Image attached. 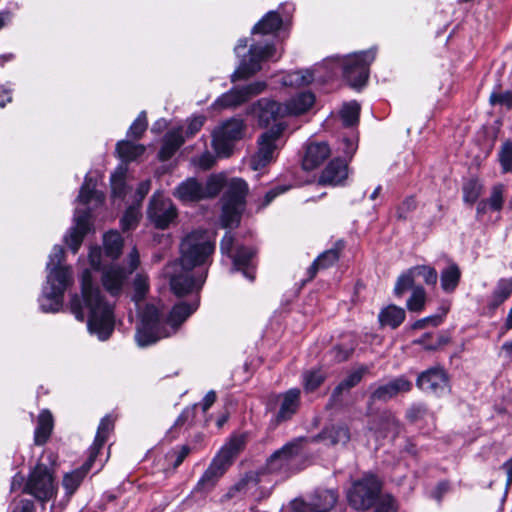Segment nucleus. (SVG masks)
Returning a JSON list of instances; mask_svg holds the SVG:
<instances>
[{
  "instance_id": "nucleus-60",
  "label": "nucleus",
  "mask_w": 512,
  "mask_h": 512,
  "mask_svg": "<svg viewBox=\"0 0 512 512\" xmlns=\"http://www.w3.org/2000/svg\"><path fill=\"white\" fill-rule=\"evenodd\" d=\"M198 406L199 404H194L193 406L186 407L176 419L174 426L180 427L186 424L190 425L195 419L196 409Z\"/></svg>"
},
{
  "instance_id": "nucleus-38",
  "label": "nucleus",
  "mask_w": 512,
  "mask_h": 512,
  "mask_svg": "<svg viewBox=\"0 0 512 512\" xmlns=\"http://www.w3.org/2000/svg\"><path fill=\"white\" fill-rule=\"evenodd\" d=\"M282 18L277 11H269L253 27V34H272L278 31L282 26Z\"/></svg>"
},
{
  "instance_id": "nucleus-48",
  "label": "nucleus",
  "mask_w": 512,
  "mask_h": 512,
  "mask_svg": "<svg viewBox=\"0 0 512 512\" xmlns=\"http://www.w3.org/2000/svg\"><path fill=\"white\" fill-rule=\"evenodd\" d=\"M314 75L311 70H298L291 72L284 80L285 85L290 86H306L313 82Z\"/></svg>"
},
{
  "instance_id": "nucleus-28",
  "label": "nucleus",
  "mask_w": 512,
  "mask_h": 512,
  "mask_svg": "<svg viewBox=\"0 0 512 512\" xmlns=\"http://www.w3.org/2000/svg\"><path fill=\"white\" fill-rule=\"evenodd\" d=\"M72 270L69 266L53 267L47 270V289L64 295L66 289L72 284Z\"/></svg>"
},
{
  "instance_id": "nucleus-8",
  "label": "nucleus",
  "mask_w": 512,
  "mask_h": 512,
  "mask_svg": "<svg viewBox=\"0 0 512 512\" xmlns=\"http://www.w3.org/2000/svg\"><path fill=\"white\" fill-rule=\"evenodd\" d=\"M381 490L382 483L379 478L372 473H365L348 490V503L355 510H369L375 505Z\"/></svg>"
},
{
  "instance_id": "nucleus-55",
  "label": "nucleus",
  "mask_w": 512,
  "mask_h": 512,
  "mask_svg": "<svg viewBox=\"0 0 512 512\" xmlns=\"http://www.w3.org/2000/svg\"><path fill=\"white\" fill-rule=\"evenodd\" d=\"M133 300L138 302L144 299L149 289L148 277L144 274H137L133 281Z\"/></svg>"
},
{
  "instance_id": "nucleus-16",
  "label": "nucleus",
  "mask_w": 512,
  "mask_h": 512,
  "mask_svg": "<svg viewBox=\"0 0 512 512\" xmlns=\"http://www.w3.org/2000/svg\"><path fill=\"white\" fill-rule=\"evenodd\" d=\"M338 496L334 489H316L308 502L294 501L290 512H329L337 503Z\"/></svg>"
},
{
  "instance_id": "nucleus-54",
  "label": "nucleus",
  "mask_w": 512,
  "mask_h": 512,
  "mask_svg": "<svg viewBox=\"0 0 512 512\" xmlns=\"http://www.w3.org/2000/svg\"><path fill=\"white\" fill-rule=\"evenodd\" d=\"M374 512H398L397 500L391 494L379 495Z\"/></svg>"
},
{
  "instance_id": "nucleus-43",
  "label": "nucleus",
  "mask_w": 512,
  "mask_h": 512,
  "mask_svg": "<svg viewBox=\"0 0 512 512\" xmlns=\"http://www.w3.org/2000/svg\"><path fill=\"white\" fill-rule=\"evenodd\" d=\"M345 249V241L340 239L337 240L333 246L322 252L317 258V262L320 264L321 269H327L333 266L340 258L343 250Z\"/></svg>"
},
{
  "instance_id": "nucleus-17",
  "label": "nucleus",
  "mask_w": 512,
  "mask_h": 512,
  "mask_svg": "<svg viewBox=\"0 0 512 512\" xmlns=\"http://www.w3.org/2000/svg\"><path fill=\"white\" fill-rule=\"evenodd\" d=\"M175 270L170 276V287L172 292L178 296H185L193 291H199L206 280L207 273L195 276L193 269L175 265Z\"/></svg>"
},
{
  "instance_id": "nucleus-47",
  "label": "nucleus",
  "mask_w": 512,
  "mask_h": 512,
  "mask_svg": "<svg viewBox=\"0 0 512 512\" xmlns=\"http://www.w3.org/2000/svg\"><path fill=\"white\" fill-rule=\"evenodd\" d=\"M483 186L478 179H469L463 184V201L469 205H473L482 194Z\"/></svg>"
},
{
  "instance_id": "nucleus-39",
  "label": "nucleus",
  "mask_w": 512,
  "mask_h": 512,
  "mask_svg": "<svg viewBox=\"0 0 512 512\" xmlns=\"http://www.w3.org/2000/svg\"><path fill=\"white\" fill-rule=\"evenodd\" d=\"M95 182L93 179L85 177L84 183L80 188V192L78 195V201L84 205L90 204L92 202L95 205H100L104 202L105 196L102 192L95 189Z\"/></svg>"
},
{
  "instance_id": "nucleus-4",
  "label": "nucleus",
  "mask_w": 512,
  "mask_h": 512,
  "mask_svg": "<svg viewBox=\"0 0 512 512\" xmlns=\"http://www.w3.org/2000/svg\"><path fill=\"white\" fill-rule=\"evenodd\" d=\"M215 240L207 230H194L187 234L180 244V264L193 269L211 263Z\"/></svg>"
},
{
  "instance_id": "nucleus-45",
  "label": "nucleus",
  "mask_w": 512,
  "mask_h": 512,
  "mask_svg": "<svg viewBox=\"0 0 512 512\" xmlns=\"http://www.w3.org/2000/svg\"><path fill=\"white\" fill-rule=\"evenodd\" d=\"M409 290H411V295L406 302L407 309L410 312L423 311L427 301L426 290L423 286L415 284Z\"/></svg>"
},
{
  "instance_id": "nucleus-59",
  "label": "nucleus",
  "mask_w": 512,
  "mask_h": 512,
  "mask_svg": "<svg viewBox=\"0 0 512 512\" xmlns=\"http://www.w3.org/2000/svg\"><path fill=\"white\" fill-rule=\"evenodd\" d=\"M139 221V212L137 209L133 207H129L122 219H121V226L123 230H130L136 227L137 223Z\"/></svg>"
},
{
  "instance_id": "nucleus-53",
  "label": "nucleus",
  "mask_w": 512,
  "mask_h": 512,
  "mask_svg": "<svg viewBox=\"0 0 512 512\" xmlns=\"http://www.w3.org/2000/svg\"><path fill=\"white\" fill-rule=\"evenodd\" d=\"M498 160L504 173L512 172V142L505 141L498 153Z\"/></svg>"
},
{
  "instance_id": "nucleus-7",
  "label": "nucleus",
  "mask_w": 512,
  "mask_h": 512,
  "mask_svg": "<svg viewBox=\"0 0 512 512\" xmlns=\"http://www.w3.org/2000/svg\"><path fill=\"white\" fill-rule=\"evenodd\" d=\"M248 185L241 178H232L222 196L221 221L225 228L237 226L246 204Z\"/></svg>"
},
{
  "instance_id": "nucleus-32",
  "label": "nucleus",
  "mask_w": 512,
  "mask_h": 512,
  "mask_svg": "<svg viewBox=\"0 0 512 512\" xmlns=\"http://www.w3.org/2000/svg\"><path fill=\"white\" fill-rule=\"evenodd\" d=\"M373 365L361 364L351 371L333 390L332 399L337 400L343 391L350 390L357 386L366 374H369Z\"/></svg>"
},
{
  "instance_id": "nucleus-15",
  "label": "nucleus",
  "mask_w": 512,
  "mask_h": 512,
  "mask_svg": "<svg viewBox=\"0 0 512 512\" xmlns=\"http://www.w3.org/2000/svg\"><path fill=\"white\" fill-rule=\"evenodd\" d=\"M417 277H421L428 286H435L438 281V273L435 268L429 265L414 266L397 278L394 287L395 296L402 297L410 287H413Z\"/></svg>"
},
{
  "instance_id": "nucleus-57",
  "label": "nucleus",
  "mask_w": 512,
  "mask_h": 512,
  "mask_svg": "<svg viewBox=\"0 0 512 512\" xmlns=\"http://www.w3.org/2000/svg\"><path fill=\"white\" fill-rule=\"evenodd\" d=\"M417 207V202L413 196L406 197L397 207L396 216L398 220H407L410 213Z\"/></svg>"
},
{
  "instance_id": "nucleus-40",
  "label": "nucleus",
  "mask_w": 512,
  "mask_h": 512,
  "mask_svg": "<svg viewBox=\"0 0 512 512\" xmlns=\"http://www.w3.org/2000/svg\"><path fill=\"white\" fill-rule=\"evenodd\" d=\"M113 429V420L109 416L101 419L94 442L88 449V453L97 458L101 448L105 444L108 434Z\"/></svg>"
},
{
  "instance_id": "nucleus-26",
  "label": "nucleus",
  "mask_w": 512,
  "mask_h": 512,
  "mask_svg": "<svg viewBox=\"0 0 512 512\" xmlns=\"http://www.w3.org/2000/svg\"><path fill=\"white\" fill-rule=\"evenodd\" d=\"M95 460L96 457L88 453L86 461L80 467L64 475L62 480V486L65 489V493L67 496L70 497L77 491V489L87 476L88 472L91 470Z\"/></svg>"
},
{
  "instance_id": "nucleus-10",
  "label": "nucleus",
  "mask_w": 512,
  "mask_h": 512,
  "mask_svg": "<svg viewBox=\"0 0 512 512\" xmlns=\"http://www.w3.org/2000/svg\"><path fill=\"white\" fill-rule=\"evenodd\" d=\"M285 125L276 123L270 129L262 133L258 138V150L251 156L250 167L257 171L270 164L275 159V154L279 149L277 142L280 140Z\"/></svg>"
},
{
  "instance_id": "nucleus-22",
  "label": "nucleus",
  "mask_w": 512,
  "mask_h": 512,
  "mask_svg": "<svg viewBox=\"0 0 512 512\" xmlns=\"http://www.w3.org/2000/svg\"><path fill=\"white\" fill-rule=\"evenodd\" d=\"M91 211L90 209L76 210L74 216L75 225L70 229L69 234L65 237V242L72 250L77 253L82 244L84 236L91 229Z\"/></svg>"
},
{
  "instance_id": "nucleus-63",
  "label": "nucleus",
  "mask_w": 512,
  "mask_h": 512,
  "mask_svg": "<svg viewBox=\"0 0 512 512\" xmlns=\"http://www.w3.org/2000/svg\"><path fill=\"white\" fill-rule=\"evenodd\" d=\"M489 101L492 105H501L512 109V92H493L490 95Z\"/></svg>"
},
{
  "instance_id": "nucleus-33",
  "label": "nucleus",
  "mask_w": 512,
  "mask_h": 512,
  "mask_svg": "<svg viewBox=\"0 0 512 512\" xmlns=\"http://www.w3.org/2000/svg\"><path fill=\"white\" fill-rule=\"evenodd\" d=\"M54 427V419L47 409L42 410L38 415L37 426L34 431V444L42 446L49 440Z\"/></svg>"
},
{
  "instance_id": "nucleus-27",
  "label": "nucleus",
  "mask_w": 512,
  "mask_h": 512,
  "mask_svg": "<svg viewBox=\"0 0 512 512\" xmlns=\"http://www.w3.org/2000/svg\"><path fill=\"white\" fill-rule=\"evenodd\" d=\"M279 398H281V404L275 417L277 424L290 420L297 413L300 406V390L298 388L289 389L279 395Z\"/></svg>"
},
{
  "instance_id": "nucleus-64",
  "label": "nucleus",
  "mask_w": 512,
  "mask_h": 512,
  "mask_svg": "<svg viewBox=\"0 0 512 512\" xmlns=\"http://www.w3.org/2000/svg\"><path fill=\"white\" fill-rule=\"evenodd\" d=\"M111 192L113 197L122 198L125 195V179L122 174L111 176Z\"/></svg>"
},
{
  "instance_id": "nucleus-49",
  "label": "nucleus",
  "mask_w": 512,
  "mask_h": 512,
  "mask_svg": "<svg viewBox=\"0 0 512 512\" xmlns=\"http://www.w3.org/2000/svg\"><path fill=\"white\" fill-rule=\"evenodd\" d=\"M190 452V446L182 445L180 447H175L171 449L166 454L165 459L171 468L177 469L183 463L186 457L190 454Z\"/></svg>"
},
{
  "instance_id": "nucleus-18",
  "label": "nucleus",
  "mask_w": 512,
  "mask_h": 512,
  "mask_svg": "<svg viewBox=\"0 0 512 512\" xmlns=\"http://www.w3.org/2000/svg\"><path fill=\"white\" fill-rule=\"evenodd\" d=\"M416 386L425 393L442 395L449 388V375L442 366H433L421 372Z\"/></svg>"
},
{
  "instance_id": "nucleus-9",
  "label": "nucleus",
  "mask_w": 512,
  "mask_h": 512,
  "mask_svg": "<svg viewBox=\"0 0 512 512\" xmlns=\"http://www.w3.org/2000/svg\"><path fill=\"white\" fill-rule=\"evenodd\" d=\"M375 56V51L367 50L354 53L342 60V74L351 87L360 88L366 84L369 77V66Z\"/></svg>"
},
{
  "instance_id": "nucleus-37",
  "label": "nucleus",
  "mask_w": 512,
  "mask_h": 512,
  "mask_svg": "<svg viewBox=\"0 0 512 512\" xmlns=\"http://www.w3.org/2000/svg\"><path fill=\"white\" fill-rule=\"evenodd\" d=\"M146 148L142 144H136L130 140H120L116 144L115 152L117 156L126 163L135 161L144 154Z\"/></svg>"
},
{
  "instance_id": "nucleus-34",
  "label": "nucleus",
  "mask_w": 512,
  "mask_h": 512,
  "mask_svg": "<svg viewBox=\"0 0 512 512\" xmlns=\"http://www.w3.org/2000/svg\"><path fill=\"white\" fill-rule=\"evenodd\" d=\"M461 276L462 272L458 264L455 262H450L440 272L441 289L447 294L454 293L459 286Z\"/></svg>"
},
{
  "instance_id": "nucleus-56",
  "label": "nucleus",
  "mask_w": 512,
  "mask_h": 512,
  "mask_svg": "<svg viewBox=\"0 0 512 512\" xmlns=\"http://www.w3.org/2000/svg\"><path fill=\"white\" fill-rule=\"evenodd\" d=\"M359 105L354 102L344 106L341 117L345 126L350 127L358 122L359 118Z\"/></svg>"
},
{
  "instance_id": "nucleus-58",
  "label": "nucleus",
  "mask_w": 512,
  "mask_h": 512,
  "mask_svg": "<svg viewBox=\"0 0 512 512\" xmlns=\"http://www.w3.org/2000/svg\"><path fill=\"white\" fill-rule=\"evenodd\" d=\"M224 180L220 176H211L204 187L205 198L215 197L223 188Z\"/></svg>"
},
{
  "instance_id": "nucleus-44",
  "label": "nucleus",
  "mask_w": 512,
  "mask_h": 512,
  "mask_svg": "<svg viewBox=\"0 0 512 512\" xmlns=\"http://www.w3.org/2000/svg\"><path fill=\"white\" fill-rule=\"evenodd\" d=\"M103 245L105 254L112 259H117L122 253V236L117 231H109L104 234Z\"/></svg>"
},
{
  "instance_id": "nucleus-31",
  "label": "nucleus",
  "mask_w": 512,
  "mask_h": 512,
  "mask_svg": "<svg viewBox=\"0 0 512 512\" xmlns=\"http://www.w3.org/2000/svg\"><path fill=\"white\" fill-rule=\"evenodd\" d=\"M255 253V250L251 247L239 246L232 256L234 270L242 271L243 275L250 281L255 279V267L252 264Z\"/></svg>"
},
{
  "instance_id": "nucleus-25",
  "label": "nucleus",
  "mask_w": 512,
  "mask_h": 512,
  "mask_svg": "<svg viewBox=\"0 0 512 512\" xmlns=\"http://www.w3.org/2000/svg\"><path fill=\"white\" fill-rule=\"evenodd\" d=\"M259 480L257 476L250 474L239 480L236 484L229 488L225 493L221 502L224 503L229 500H242L246 497L255 496L258 488Z\"/></svg>"
},
{
  "instance_id": "nucleus-12",
  "label": "nucleus",
  "mask_w": 512,
  "mask_h": 512,
  "mask_svg": "<svg viewBox=\"0 0 512 512\" xmlns=\"http://www.w3.org/2000/svg\"><path fill=\"white\" fill-rule=\"evenodd\" d=\"M24 491L45 502L56 493L52 474L47 466L38 464L31 472Z\"/></svg>"
},
{
  "instance_id": "nucleus-62",
  "label": "nucleus",
  "mask_w": 512,
  "mask_h": 512,
  "mask_svg": "<svg viewBox=\"0 0 512 512\" xmlns=\"http://www.w3.org/2000/svg\"><path fill=\"white\" fill-rule=\"evenodd\" d=\"M205 120L206 118L203 115L193 116L192 118L188 119V125L185 130V136L187 138L195 136L203 127Z\"/></svg>"
},
{
  "instance_id": "nucleus-23",
  "label": "nucleus",
  "mask_w": 512,
  "mask_h": 512,
  "mask_svg": "<svg viewBox=\"0 0 512 512\" xmlns=\"http://www.w3.org/2000/svg\"><path fill=\"white\" fill-rule=\"evenodd\" d=\"M368 428L374 432L377 437L385 438L389 435L396 437L400 433V423L390 410H384L374 416L370 421Z\"/></svg>"
},
{
  "instance_id": "nucleus-19",
  "label": "nucleus",
  "mask_w": 512,
  "mask_h": 512,
  "mask_svg": "<svg viewBox=\"0 0 512 512\" xmlns=\"http://www.w3.org/2000/svg\"><path fill=\"white\" fill-rule=\"evenodd\" d=\"M244 133V123L239 119H231L223 125L213 135V146L219 153L229 155L233 148V143L242 138Z\"/></svg>"
},
{
  "instance_id": "nucleus-14",
  "label": "nucleus",
  "mask_w": 512,
  "mask_h": 512,
  "mask_svg": "<svg viewBox=\"0 0 512 512\" xmlns=\"http://www.w3.org/2000/svg\"><path fill=\"white\" fill-rule=\"evenodd\" d=\"M129 268L128 270L119 267L111 266L106 268L102 273V284L104 288L113 296L118 295L127 276L137 269L140 263L138 250L134 247L128 256Z\"/></svg>"
},
{
  "instance_id": "nucleus-42",
  "label": "nucleus",
  "mask_w": 512,
  "mask_h": 512,
  "mask_svg": "<svg viewBox=\"0 0 512 512\" xmlns=\"http://www.w3.org/2000/svg\"><path fill=\"white\" fill-rule=\"evenodd\" d=\"M246 101V94H244L242 87H233L217 98L213 105L217 108L225 109L239 106Z\"/></svg>"
},
{
  "instance_id": "nucleus-1",
  "label": "nucleus",
  "mask_w": 512,
  "mask_h": 512,
  "mask_svg": "<svg viewBox=\"0 0 512 512\" xmlns=\"http://www.w3.org/2000/svg\"><path fill=\"white\" fill-rule=\"evenodd\" d=\"M70 311L79 321L87 317V327L102 341L107 340L114 331L113 307L102 294L99 286L92 281L90 270L81 274V294H73L70 299Z\"/></svg>"
},
{
  "instance_id": "nucleus-2",
  "label": "nucleus",
  "mask_w": 512,
  "mask_h": 512,
  "mask_svg": "<svg viewBox=\"0 0 512 512\" xmlns=\"http://www.w3.org/2000/svg\"><path fill=\"white\" fill-rule=\"evenodd\" d=\"M198 301L179 302L173 306L168 316L155 305L147 304L142 312L135 339L140 347L155 344L162 338L175 334L187 318L197 310Z\"/></svg>"
},
{
  "instance_id": "nucleus-51",
  "label": "nucleus",
  "mask_w": 512,
  "mask_h": 512,
  "mask_svg": "<svg viewBox=\"0 0 512 512\" xmlns=\"http://www.w3.org/2000/svg\"><path fill=\"white\" fill-rule=\"evenodd\" d=\"M148 127V121L145 111H141L138 117L133 121L127 131V137L132 140H139L142 138Z\"/></svg>"
},
{
  "instance_id": "nucleus-35",
  "label": "nucleus",
  "mask_w": 512,
  "mask_h": 512,
  "mask_svg": "<svg viewBox=\"0 0 512 512\" xmlns=\"http://www.w3.org/2000/svg\"><path fill=\"white\" fill-rule=\"evenodd\" d=\"M406 312L403 308L390 304L381 309L378 321L381 327L398 328L405 320Z\"/></svg>"
},
{
  "instance_id": "nucleus-24",
  "label": "nucleus",
  "mask_w": 512,
  "mask_h": 512,
  "mask_svg": "<svg viewBox=\"0 0 512 512\" xmlns=\"http://www.w3.org/2000/svg\"><path fill=\"white\" fill-rule=\"evenodd\" d=\"M331 155L327 142H309L302 159V167L306 171L313 170L324 163Z\"/></svg>"
},
{
  "instance_id": "nucleus-5",
  "label": "nucleus",
  "mask_w": 512,
  "mask_h": 512,
  "mask_svg": "<svg viewBox=\"0 0 512 512\" xmlns=\"http://www.w3.org/2000/svg\"><path fill=\"white\" fill-rule=\"evenodd\" d=\"M248 46L246 38L239 39L234 48L237 57H241L239 66L231 75V81L246 80L261 70V63L271 59L275 54L273 44H251L247 54L241 52Z\"/></svg>"
},
{
  "instance_id": "nucleus-11",
  "label": "nucleus",
  "mask_w": 512,
  "mask_h": 512,
  "mask_svg": "<svg viewBox=\"0 0 512 512\" xmlns=\"http://www.w3.org/2000/svg\"><path fill=\"white\" fill-rule=\"evenodd\" d=\"M412 382L405 376L390 379L386 383L372 384L367 402V414L372 415L373 405L377 402L387 403L399 394L408 393L412 390Z\"/></svg>"
},
{
  "instance_id": "nucleus-52",
  "label": "nucleus",
  "mask_w": 512,
  "mask_h": 512,
  "mask_svg": "<svg viewBox=\"0 0 512 512\" xmlns=\"http://www.w3.org/2000/svg\"><path fill=\"white\" fill-rule=\"evenodd\" d=\"M504 191L505 186L501 183H498L491 188L490 197L485 199L491 210L500 211L503 208Z\"/></svg>"
},
{
  "instance_id": "nucleus-13",
  "label": "nucleus",
  "mask_w": 512,
  "mask_h": 512,
  "mask_svg": "<svg viewBox=\"0 0 512 512\" xmlns=\"http://www.w3.org/2000/svg\"><path fill=\"white\" fill-rule=\"evenodd\" d=\"M301 453V439H294L276 450L266 461L268 473L287 475L291 465Z\"/></svg>"
},
{
  "instance_id": "nucleus-50",
  "label": "nucleus",
  "mask_w": 512,
  "mask_h": 512,
  "mask_svg": "<svg viewBox=\"0 0 512 512\" xmlns=\"http://www.w3.org/2000/svg\"><path fill=\"white\" fill-rule=\"evenodd\" d=\"M326 375L321 369H313L303 374L304 389L308 392L316 390L325 380Z\"/></svg>"
},
{
  "instance_id": "nucleus-21",
  "label": "nucleus",
  "mask_w": 512,
  "mask_h": 512,
  "mask_svg": "<svg viewBox=\"0 0 512 512\" xmlns=\"http://www.w3.org/2000/svg\"><path fill=\"white\" fill-rule=\"evenodd\" d=\"M348 160L336 157L322 170L318 183L323 186H343L348 178Z\"/></svg>"
},
{
  "instance_id": "nucleus-29",
  "label": "nucleus",
  "mask_w": 512,
  "mask_h": 512,
  "mask_svg": "<svg viewBox=\"0 0 512 512\" xmlns=\"http://www.w3.org/2000/svg\"><path fill=\"white\" fill-rule=\"evenodd\" d=\"M183 127L179 126L169 130L163 139V144L158 152L161 161L169 160L185 142Z\"/></svg>"
},
{
  "instance_id": "nucleus-61",
  "label": "nucleus",
  "mask_w": 512,
  "mask_h": 512,
  "mask_svg": "<svg viewBox=\"0 0 512 512\" xmlns=\"http://www.w3.org/2000/svg\"><path fill=\"white\" fill-rule=\"evenodd\" d=\"M65 258L64 249L61 246H54L51 254L49 255V260L46 265V270H50L53 267H64L62 262Z\"/></svg>"
},
{
  "instance_id": "nucleus-30",
  "label": "nucleus",
  "mask_w": 512,
  "mask_h": 512,
  "mask_svg": "<svg viewBox=\"0 0 512 512\" xmlns=\"http://www.w3.org/2000/svg\"><path fill=\"white\" fill-rule=\"evenodd\" d=\"M174 196L185 203L196 202L205 198L204 186L197 179L189 178L177 186Z\"/></svg>"
},
{
  "instance_id": "nucleus-20",
  "label": "nucleus",
  "mask_w": 512,
  "mask_h": 512,
  "mask_svg": "<svg viewBox=\"0 0 512 512\" xmlns=\"http://www.w3.org/2000/svg\"><path fill=\"white\" fill-rule=\"evenodd\" d=\"M149 220L158 229H166L177 216L176 207L169 199L153 195L147 210Z\"/></svg>"
},
{
  "instance_id": "nucleus-6",
  "label": "nucleus",
  "mask_w": 512,
  "mask_h": 512,
  "mask_svg": "<svg viewBox=\"0 0 512 512\" xmlns=\"http://www.w3.org/2000/svg\"><path fill=\"white\" fill-rule=\"evenodd\" d=\"M315 102L313 93L301 92L292 97L286 103H280L274 100H263L260 102V121L266 125L270 121H276L286 115H300L307 112Z\"/></svg>"
},
{
  "instance_id": "nucleus-46",
  "label": "nucleus",
  "mask_w": 512,
  "mask_h": 512,
  "mask_svg": "<svg viewBox=\"0 0 512 512\" xmlns=\"http://www.w3.org/2000/svg\"><path fill=\"white\" fill-rule=\"evenodd\" d=\"M63 296L44 288L43 295L40 298L41 310L45 313L58 312L63 305Z\"/></svg>"
},
{
  "instance_id": "nucleus-41",
  "label": "nucleus",
  "mask_w": 512,
  "mask_h": 512,
  "mask_svg": "<svg viewBox=\"0 0 512 512\" xmlns=\"http://www.w3.org/2000/svg\"><path fill=\"white\" fill-rule=\"evenodd\" d=\"M321 437L332 445H345L350 441L351 435L346 424H333L322 432Z\"/></svg>"
},
{
  "instance_id": "nucleus-3",
  "label": "nucleus",
  "mask_w": 512,
  "mask_h": 512,
  "mask_svg": "<svg viewBox=\"0 0 512 512\" xmlns=\"http://www.w3.org/2000/svg\"><path fill=\"white\" fill-rule=\"evenodd\" d=\"M247 442L245 434H234L223 445L211 464L199 479L195 490L207 493L211 491L234 459L244 450Z\"/></svg>"
},
{
  "instance_id": "nucleus-36",
  "label": "nucleus",
  "mask_w": 512,
  "mask_h": 512,
  "mask_svg": "<svg viewBox=\"0 0 512 512\" xmlns=\"http://www.w3.org/2000/svg\"><path fill=\"white\" fill-rule=\"evenodd\" d=\"M512 295V278H501L497 281L489 298L488 307L497 309Z\"/></svg>"
}]
</instances>
